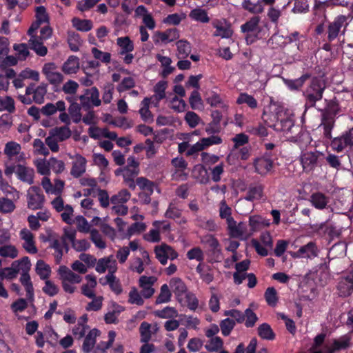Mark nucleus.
<instances>
[{
	"label": "nucleus",
	"mask_w": 353,
	"mask_h": 353,
	"mask_svg": "<svg viewBox=\"0 0 353 353\" xmlns=\"http://www.w3.org/2000/svg\"><path fill=\"white\" fill-rule=\"evenodd\" d=\"M262 118L268 126L286 135L294 128L291 114L276 103H271L265 108Z\"/></svg>",
	"instance_id": "f257e3e1"
},
{
	"label": "nucleus",
	"mask_w": 353,
	"mask_h": 353,
	"mask_svg": "<svg viewBox=\"0 0 353 353\" xmlns=\"http://www.w3.org/2000/svg\"><path fill=\"white\" fill-rule=\"evenodd\" d=\"M58 274L64 292L68 294L74 293L77 290L75 285L81 282L82 277L65 265L59 268Z\"/></svg>",
	"instance_id": "f03ea898"
},
{
	"label": "nucleus",
	"mask_w": 353,
	"mask_h": 353,
	"mask_svg": "<svg viewBox=\"0 0 353 353\" xmlns=\"http://www.w3.org/2000/svg\"><path fill=\"white\" fill-rule=\"evenodd\" d=\"M324 339V334H319L315 337L312 353H334L336 350L345 349L349 345V339L344 336L335 341L332 345H326L321 348V345L323 344Z\"/></svg>",
	"instance_id": "7ed1b4c3"
},
{
	"label": "nucleus",
	"mask_w": 353,
	"mask_h": 353,
	"mask_svg": "<svg viewBox=\"0 0 353 353\" xmlns=\"http://www.w3.org/2000/svg\"><path fill=\"white\" fill-rule=\"evenodd\" d=\"M6 176H10L15 173L18 179L31 185L34 183V171L32 168L23 164H12L6 165L4 170Z\"/></svg>",
	"instance_id": "20e7f679"
},
{
	"label": "nucleus",
	"mask_w": 353,
	"mask_h": 353,
	"mask_svg": "<svg viewBox=\"0 0 353 353\" xmlns=\"http://www.w3.org/2000/svg\"><path fill=\"white\" fill-rule=\"evenodd\" d=\"M46 92L47 85L45 84H41L35 88L33 85H30L26 88V95H20L19 98L22 103L29 104L32 101L29 96L32 94V101L36 103L41 104L44 101Z\"/></svg>",
	"instance_id": "39448f33"
},
{
	"label": "nucleus",
	"mask_w": 353,
	"mask_h": 353,
	"mask_svg": "<svg viewBox=\"0 0 353 353\" xmlns=\"http://www.w3.org/2000/svg\"><path fill=\"white\" fill-rule=\"evenodd\" d=\"M325 88V83L323 80L319 79L312 80L305 92V97L310 105H314L316 101L322 99Z\"/></svg>",
	"instance_id": "423d86ee"
},
{
	"label": "nucleus",
	"mask_w": 353,
	"mask_h": 353,
	"mask_svg": "<svg viewBox=\"0 0 353 353\" xmlns=\"http://www.w3.org/2000/svg\"><path fill=\"white\" fill-rule=\"evenodd\" d=\"M41 23H42L36 20V21L31 25L28 31V34L30 37L29 40L30 48L37 55L43 57L47 54L48 49L45 46L41 44L40 40H39V37L37 35V31Z\"/></svg>",
	"instance_id": "0eeeda50"
},
{
	"label": "nucleus",
	"mask_w": 353,
	"mask_h": 353,
	"mask_svg": "<svg viewBox=\"0 0 353 353\" xmlns=\"http://www.w3.org/2000/svg\"><path fill=\"white\" fill-rule=\"evenodd\" d=\"M30 261L25 256L21 260L14 261L11 267L3 270L2 276L8 279L15 278L21 271H29L30 269Z\"/></svg>",
	"instance_id": "6e6552de"
},
{
	"label": "nucleus",
	"mask_w": 353,
	"mask_h": 353,
	"mask_svg": "<svg viewBox=\"0 0 353 353\" xmlns=\"http://www.w3.org/2000/svg\"><path fill=\"white\" fill-rule=\"evenodd\" d=\"M221 143L222 139L218 135H212L209 137L202 138L200 141L190 146L187 151V155H194L213 145H219Z\"/></svg>",
	"instance_id": "1a4fd4ad"
},
{
	"label": "nucleus",
	"mask_w": 353,
	"mask_h": 353,
	"mask_svg": "<svg viewBox=\"0 0 353 353\" xmlns=\"http://www.w3.org/2000/svg\"><path fill=\"white\" fill-rule=\"evenodd\" d=\"M212 26L215 29L212 36L221 39H229L233 34L230 23L225 19H215L212 21Z\"/></svg>",
	"instance_id": "9d476101"
},
{
	"label": "nucleus",
	"mask_w": 353,
	"mask_h": 353,
	"mask_svg": "<svg viewBox=\"0 0 353 353\" xmlns=\"http://www.w3.org/2000/svg\"><path fill=\"white\" fill-rule=\"evenodd\" d=\"M3 154L9 160L23 161L26 159L21 144L14 141H9L5 144Z\"/></svg>",
	"instance_id": "9b49d317"
},
{
	"label": "nucleus",
	"mask_w": 353,
	"mask_h": 353,
	"mask_svg": "<svg viewBox=\"0 0 353 353\" xmlns=\"http://www.w3.org/2000/svg\"><path fill=\"white\" fill-rule=\"evenodd\" d=\"M44 203V195L39 187L32 186L27 192L28 208L35 210L40 209Z\"/></svg>",
	"instance_id": "f8f14e48"
},
{
	"label": "nucleus",
	"mask_w": 353,
	"mask_h": 353,
	"mask_svg": "<svg viewBox=\"0 0 353 353\" xmlns=\"http://www.w3.org/2000/svg\"><path fill=\"white\" fill-rule=\"evenodd\" d=\"M353 146V128L344 132L341 136L334 138L331 147L333 150L341 152L346 148H351Z\"/></svg>",
	"instance_id": "ddd939ff"
},
{
	"label": "nucleus",
	"mask_w": 353,
	"mask_h": 353,
	"mask_svg": "<svg viewBox=\"0 0 353 353\" xmlns=\"http://www.w3.org/2000/svg\"><path fill=\"white\" fill-rule=\"evenodd\" d=\"M347 17L339 15L330 23L327 26V39L330 41L334 40L340 32L344 33L347 25Z\"/></svg>",
	"instance_id": "4468645a"
},
{
	"label": "nucleus",
	"mask_w": 353,
	"mask_h": 353,
	"mask_svg": "<svg viewBox=\"0 0 353 353\" xmlns=\"http://www.w3.org/2000/svg\"><path fill=\"white\" fill-rule=\"evenodd\" d=\"M228 234L233 238L246 239L250 236L247 225L244 222L237 223L235 220L227 224Z\"/></svg>",
	"instance_id": "2eb2a0df"
},
{
	"label": "nucleus",
	"mask_w": 353,
	"mask_h": 353,
	"mask_svg": "<svg viewBox=\"0 0 353 353\" xmlns=\"http://www.w3.org/2000/svg\"><path fill=\"white\" fill-rule=\"evenodd\" d=\"M95 270L103 274L108 271V274H114L117 270V263L112 255L99 259L97 261Z\"/></svg>",
	"instance_id": "dca6fc26"
},
{
	"label": "nucleus",
	"mask_w": 353,
	"mask_h": 353,
	"mask_svg": "<svg viewBox=\"0 0 353 353\" xmlns=\"http://www.w3.org/2000/svg\"><path fill=\"white\" fill-rule=\"evenodd\" d=\"M320 152L318 151H306L302 152L300 161L305 172H308L313 170L317 165L318 159Z\"/></svg>",
	"instance_id": "f3484780"
},
{
	"label": "nucleus",
	"mask_w": 353,
	"mask_h": 353,
	"mask_svg": "<svg viewBox=\"0 0 353 353\" xmlns=\"http://www.w3.org/2000/svg\"><path fill=\"white\" fill-rule=\"evenodd\" d=\"M155 276H141L139 279V285L141 289V293L143 298L149 299L153 296L155 292L153 285L157 281Z\"/></svg>",
	"instance_id": "a211bd4d"
},
{
	"label": "nucleus",
	"mask_w": 353,
	"mask_h": 353,
	"mask_svg": "<svg viewBox=\"0 0 353 353\" xmlns=\"http://www.w3.org/2000/svg\"><path fill=\"white\" fill-rule=\"evenodd\" d=\"M70 159H72L70 174L74 178H78L85 172L87 160L79 154L70 156Z\"/></svg>",
	"instance_id": "6ab92c4d"
},
{
	"label": "nucleus",
	"mask_w": 353,
	"mask_h": 353,
	"mask_svg": "<svg viewBox=\"0 0 353 353\" xmlns=\"http://www.w3.org/2000/svg\"><path fill=\"white\" fill-rule=\"evenodd\" d=\"M154 252L156 258L163 265L166 264L168 259L173 260L178 256L177 253L172 248L165 244L157 246L154 249Z\"/></svg>",
	"instance_id": "aec40b11"
},
{
	"label": "nucleus",
	"mask_w": 353,
	"mask_h": 353,
	"mask_svg": "<svg viewBox=\"0 0 353 353\" xmlns=\"http://www.w3.org/2000/svg\"><path fill=\"white\" fill-rule=\"evenodd\" d=\"M22 240V246L30 254H36L38 250L35 245L34 235L27 228L22 229L19 232Z\"/></svg>",
	"instance_id": "412c9836"
},
{
	"label": "nucleus",
	"mask_w": 353,
	"mask_h": 353,
	"mask_svg": "<svg viewBox=\"0 0 353 353\" xmlns=\"http://www.w3.org/2000/svg\"><path fill=\"white\" fill-rule=\"evenodd\" d=\"M41 185L47 194L59 195L63 190L65 182L56 179L52 184L48 176H44L41 180Z\"/></svg>",
	"instance_id": "4be33fe9"
},
{
	"label": "nucleus",
	"mask_w": 353,
	"mask_h": 353,
	"mask_svg": "<svg viewBox=\"0 0 353 353\" xmlns=\"http://www.w3.org/2000/svg\"><path fill=\"white\" fill-rule=\"evenodd\" d=\"M205 100L212 108H220L223 111L228 110L229 105L220 94L214 90H208L205 93Z\"/></svg>",
	"instance_id": "5701e85b"
},
{
	"label": "nucleus",
	"mask_w": 353,
	"mask_h": 353,
	"mask_svg": "<svg viewBox=\"0 0 353 353\" xmlns=\"http://www.w3.org/2000/svg\"><path fill=\"white\" fill-rule=\"evenodd\" d=\"M56 68L57 67L54 63H48L43 65L42 70L48 81L53 85H59L63 80V75L57 72Z\"/></svg>",
	"instance_id": "b1692460"
},
{
	"label": "nucleus",
	"mask_w": 353,
	"mask_h": 353,
	"mask_svg": "<svg viewBox=\"0 0 353 353\" xmlns=\"http://www.w3.org/2000/svg\"><path fill=\"white\" fill-rule=\"evenodd\" d=\"M169 287L174 294L178 302H181L183 297L188 292L185 283L178 277H172L169 281Z\"/></svg>",
	"instance_id": "393cba45"
},
{
	"label": "nucleus",
	"mask_w": 353,
	"mask_h": 353,
	"mask_svg": "<svg viewBox=\"0 0 353 353\" xmlns=\"http://www.w3.org/2000/svg\"><path fill=\"white\" fill-rule=\"evenodd\" d=\"M179 38V33L177 29H168L165 32H156L153 36L154 43H168Z\"/></svg>",
	"instance_id": "a878e982"
},
{
	"label": "nucleus",
	"mask_w": 353,
	"mask_h": 353,
	"mask_svg": "<svg viewBox=\"0 0 353 353\" xmlns=\"http://www.w3.org/2000/svg\"><path fill=\"white\" fill-rule=\"evenodd\" d=\"M141 254L142 258H133L131 260L129 266L130 270L135 272L138 274H141L144 271V265H148L150 262L149 254L146 251L142 250Z\"/></svg>",
	"instance_id": "bb28decb"
},
{
	"label": "nucleus",
	"mask_w": 353,
	"mask_h": 353,
	"mask_svg": "<svg viewBox=\"0 0 353 353\" xmlns=\"http://www.w3.org/2000/svg\"><path fill=\"white\" fill-rule=\"evenodd\" d=\"M182 209L179 208L176 203L174 201L171 202L167 210L165 212V216L168 219L178 220L179 224H185L187 223V219L181 216Z\"/></svg>",
	"instance_id": "cd10ccee"
},
{
	"label": "nucleus",
	"mask_w": 353,
	"mask_h": 353,
	"mask_svg": "<svg viewBox=\"0 0 353 353\" xmlns=\"http://www.w3.org/2000/svg\"><path fill=\"white\" fill-rule=\"evenodd\" d=\"M85 279L86 283L83 284L81 288V293L88 298H94L95 296L94 290L97 285V278L93 274H88Z\"/></svg>",
	"instance_id": "c85d7f7f"
},
{
	"label": "nucleus",
	"mask_w": 353,
	"mask_h": 353,
	"mask_svg": "<svg viewBox=\"0 0 353 353\" xmlns=\"http://www.w3.org/2000/svg\"><path fill=\"white\" fill-rule=\"evenodd\" d=\"M319 250L313 242H310L307 244L301 247L297 252L294 254V256L304 257V258H314L318 256Z\"/></svg>",
	"instance_id": "c756f323"
},
{
	"label": "nucleus",
	"mask_w": 353,
	"mask_h": 353,
	"mask_svg": "<svg viewBox=\"0 0 353 353\" xmlns=\"http://www.w3.org/2000/svg\"><path fill=\"white\" fill-rule=\"evenodd\" d=\"M88 133L90 137L94 139L105 137L111 140H116L117 138L116 132H110L106 128H99L95 126L90 127L88 130Z\"/></svg>",
	"instance_id": "7c9ffc66"
},
{
	"label": "nucleus",
	"mask_w": 353,
	"mask_h": 353,
	"mask_svg": "<svg viewBox=\"0 0 353 353\" xmlns=\"http://www.w3.org/2000/svg\"><path fill=\"white\" fill-rule=\"evenodd\" d=\"M309 201L315 208L323 210L327 208L330 199L322 192H317L311 194Z\"/></svg>",
	"instance_id": "2f4dec72"
},
{
	"label": "nucleus",
	"mask_w": 353,
	"mask_h": 353,
	"mask_svg": "<svg viewBox=\"0 0 353 353\" xmlns=\"http://www.w3.org/2000/svg\"><path fill=\"white\" fill-rule=\"evenodd\" d=\"M270 225L268 220L265 219L261 216L253 215L249 218V226L250 228L249 232L250 236L255 232H257L265 227Z\"/></svg>",
	"instance_id": "473e14b6"
},
{
	"label": "nucleus",
	"mask_w": 353,
	"mask_h": 353,
	"mask_svg": "<svg viewBox=\"0 0 353 353\" xmlns=\"http://www.w3.org/2000/svg\"><path fill=\"white\" fill-rule=\"evenodd\" d=\"M254 168L258 174L265 175L272 170L273 162L268 157H261L255 161Z\"/></svg>",
	"instance_id": "72a5a7b5"
},
{
	"label": "nucleus",
	"mask_w": 353,
	"mask_h": 353,
	"mask_svg": "<svg viewBox=\"0 0 353 353\" xmlns=\"http://www.w3.org/2000/svg\"><path fill=\"white\" fill-rule=\"evenodd\" d=\"M260 18L259 17H253L241 26V31L244 33H247L246 37L247 41L249 39V36L257 34L260 31L259 23Z\"/></svg>",
	"instance_id": "f704fd0d"
},
{
	"label": "nucleus",
	"mask_w": 353,
	"mask_h": 353,
	"mask_svg": "<svg viewBox=\"0 0 353 353\" xmlns=\"http://www.w3.org/2000/svg\"><path fill=\"white\" fill-rule=\"evenodd\" d=\"M168 86V83L165 81H159L156 85L154 86V94L149 97L151 99V101L154 105H158L159 102L165 97V90Z\"/></svg>",
	"instance_id": "c9c22d12"
},
{
	"label": "nucleus",
	"mask_w": 353,
	"mask_h": 353,
	"mask_svg": "<svg viewBox=\"0 0 353 353\" xmlns=\"http://www.w3.org/2000/svg\"><path fill=\"white\" fill-rule=\"evenodd\" d=\"M338 290L341 296H347L353 292V276L343 277L338 284Z\"/></svg>",
	"instance_id": "e433bc0d"
},
{
	"label": "nucleus",
	"mask_w": 353,
	"mask_h": 353,
	"mask_svg": "<svg viewBox=\"0 0 353 353\" xmlns=\"http://www.w3.org/2000/svg\"><path fill=\"white\" fill-rule=\"evenodd\" d=\"M120 171L121 172V174L123 178V181L125 184L132 190H134L136 188V183L134 179L139 174V171L137 170L130 169L126 167L123 168H120Z\"/></svg>",
	"instance_id": "4c0bfd02"
},
{
	"label": "nucleus",
	"mask_w": 353,
	"mask_h": 353,
	"mask_svg": "<svg viewBox=\"0 0 353 353\" xmlns=\"http://www.w3.org/2000/svg\"><path fill=\"white\" fill-rule=\"evenodd\" d=\"M87 321L88 316L86 314H84L79 318L77 324L72 328V333L77 339H79L84 336L88 330Z\"/></svg>",
	"instance_id": "58836bf2"
},
{
	"label": "nucleus",
	"mask_w": 353,
	"mask_h": 353,
	"mask_svg": "<svg viewBox=\"0 0 353 353\" xmlns=\"http://www.w3.org/2000/svg\"><path fill=\"white\" fill-rule=\"evenodd\" d=\"M99 335V331L97 329L91 330L83 341L82 349L84 352H91L96 343V338Z\"/></svg>",
	"instance_id": "ea45409f"
},
{
	"label": "nucleus",
	"mask_w": 353,
	"mask_h": 353,
	"mask_svg": "<svg viewBox=\"0 0 353 353\" xmlns=\"http://www.w3.org/2000/svg\"><path fill=\"white\" fill-rule=\"evenodd\" d=\"M151 103V99H149V97L144 98L141 103L139 114L141 119L147 123H151L153 121V115L149 110V105Z\"/></svg>",
	"instance_id": "a19ab883"
},
{
	"label": "nucleus",
	"mask_w": 353,
	"mask_h": 353,
	"mask_svg": "<svg viewBox=\"0 0 353 353\" xmlns=\"http://www.w3.org/2000/svg\"><path fill=\"white\" fill-rule=\"evenodd\" d=\"M232 208L227 204L225 199H223L220 201L219 205V214L221 219H224L226 221V223H229L230 221L234 220L232 216Z\"/></svg>",
	"instance_id": "79ce46f5"
},
{
	"label": "nucleus",
	"mask_w": 353,
	"mask_h": 353,
	"mask_svg": "<svg viewBox=\"0 0 353 353\" xmlns=\"http://www.w3.org/2000/svg\"><path fill=\"white\" fill-rule=\"evenodd\" d=\"M117 44L120 48L119 54L123 53L132 52L134 50L133 41L129 37H121L117 39Z\"/></svg>",
	"instance_id": "37998d69"
},
{
	"label": "nucleus",
	"mask_w": 353,
	"mask_h": 353,
	"mask_svg": "<svg viewBox=\"0 0 353 353\" xmlns=\"http://www.w3.org/2000/svg\"><path fill=\"white\" fill-rule=\"evenodd\" d=\"M206 243L210 247L211 251L212 252L213 255L216 258V261L221 260L222 256V252L221 245L219 241L212 236H209L207 238Z\"/></svg>",
	"instance_id": "c03bdc74"
},
{
	"label": "nucleus",
	"mask_w": 353,
	"mask_h": 353,
	"mask_svg": "<svg viewBox=\"0 0 353 353\" xmlns=\"http://www.w3.org/2000/svg\"><path fill=\"white\" fill-rule=\"evenodd\" d=\"M79 68V59L75 56H70L63 65L62 70L66 74H74L77 72Z\"/></svg>",
	"instance_id": "a18cd8bd"
},
{
	"label": "nucleus",
	"mask_w": 353,
	"mask_h": 353,
	"mask_svg": "<svg viewBox=\"0 0 353 353\" xmlns=\"http://www.w3.org/2000/svg\"><path fill=\"white\" fill-rule=\"evenodd\" d=\"M35 271L41 279L45 280L50 277L51 268L43 260H39L35 265Z\"/></svg>",
	"instance_id": "49530a36"
},
{
	"label": "nucleus",
	"mask_w": 353,
	"mask_h": 353,
	"mask_svg": "<svg viewBox=\"0 0 353 353\" xmlns=\"http://www.w3.org/2000/svg\"><path fill=\"white\" fill-rule=\"evenodd\" d=\"M177 48L176 57L178 59H185L191 52V45L186 40H179L176 43Z\"/></svg>",
	"instance_id": "de8ad7c7"
},
{
	"label": "nucleus",
	"mask_w": 353,
	"mask_h": 353,
	"mask_svg": "<svg viewBox=\"0 0 353 353\" xmlns=\"http://www.w3.org/2000/svg\"><path fill=\"white\" fill-rule=\"evenodd\" d=\"M59 141H63L69 139L72 135V132L68 126L56 127L50 130Z\"/></svg>",
	"instance_id": "09e8293b"
},
{
	"label": "nucleus",
	"mask_w": 353,
	"mask_h": 353,
	"mask_svg": "<svg viewBox=\"0 0 353 353\" xmlns=\"http://www.w3.org/2000/svg\"><path fill=\"white\" fill-rule=\"evenodd\" d=\"M189 17L194 21L206 23L210 21V17L205 10L201 8H195L191 10Z\"/></svg>",
	"instance_id": "8fccbe9b"
},
{
	"label": "nucleus",
	"mask_w": 353,
	"mask_h": 353,
	"mask_svg": "<svg viewBox=\"0 0 353 353\" xmlns=\"http://www.w3.org/2000/svg\"><path fill=\"white\" fill-rule=\"evenodd\" d=\"M236 103L238 105L246 104L252 109L256 108L258 105V102L254 97L246 92L240 93L236 99Z\"/></svg>",
	"instance_id": "3c124183"
},
{
	"label": "nucleus",
	"mask_w": 353,
	"mask_h": 353,
	"mask_svg": "<svg viewBox=\"0 0 353 353\" xmlns=\"http://www.w3.org/2000/svg\"><path fill=\"white\" fill-rule=\"evenodd\" d=\"M243 8L252 14H260L264 10L261 1H257L256 2H252L250 0H244L242 3Z\"/></svg>",
	"instance_id": "603ef678"
},
{
	"label": "nucleus",
	"mask_w": 353,
	"mask_h": 353,
	"mask_svg": "<svg viewBox=\"0 0 353 353\" xmlns=\"http://www.w3.org/2000/svg\"><path fill=\"white\" fill-rule=\"evenodd\" d=\"M34 165L37 168L39 174L47 176L50 174V159H37L34 161Z\"/></svg>",
	"instance_id": "864d4df0"
},
{
	"label": "nucleus",
	"mask_w": 353,
	"mask_h": 353,
	"mask_svg": "<svg viewBox=\"0 0 353 353\" xmlns=\"http://www.w3.org/2000/svg\"><path fill=\"white\" fill-rule=\"evenodd\" d=\"M156 58L163 68L161 72L163 77H165L173 72L174 68L170 65L172 59L170 57L157 54Z\"/></svg>",
	"instance_id": "5fc2aeb1"
},
{
	"label": "nucleus",
	"mask_w": 353,
	"mask_h": 353,
	"mask_svg": "<svg viewBox=\"0 0 353 353\" xmlns=\"http://www.w3.org/2000/svg\"><path fill=\"white\" fill-rule=\"evenodd\" d=\"M196 272L199 274L202 281L208 284L211 283L214 279V275L210 268L205 266L202 263H199L196 268Z\"/></svg>",
	"instance_id": "6e6d98bb"
},
{
	"label": "nucleus",
	"mask_w": 353,
	"mask_h": 353,
	"mask_svg": "<svg viewBox=\"0 0 353 353\" xmlns=\"http://www.w3.org/2000/svg\"><path fill=\"white\" fill-rule=\"evenodd\" d=\"M334 117L323 112L321 126L323 127L325 137L331 138V131L334 126Z\"/></svg>",
	"instance_id": "4d7b16f0"
},
{
	"label": "nucleus",
	"mask_w": 353,
	"mask_h": 353,
	"mask_svg": "<svg viewBox=\"0 0 353 353\" xmlns=\"http://www.w3.org/2000/svg\"><path fill=\"white\" fill-rule=\"evenodd\" d=\"M183 298L182 301L179 302L181 305H186L191 310L198 307L199 301L194 294L188 292Z\"/></svg>",
	"instance_id": "13d9d810"
},
{
	"label": "nucleus",
	"mask_w": 353,
	"mask_h": 353,
	"mask_svg": "<svg viewBox=\"0 0 353 353\" xmlns=\"http://www.w3.org/2000/svg\"><path fill=\"white\" fill-rule=\"evenodd\" d=\"M172 291L167 284H163L160 288V292L156 299V304H161L168 303L171 300Z\"/></svg>",
	"instance_id": "bf43d9fd"
},
{
	"label": "nucleus",
	"mask_w": 353,
	"mask_h": 353,
	"mask_svg": "<svg viewBox=\"0 0 353 353\" xmlns=\"http://www.w3.org/2000/svg\"><path fill=\"white\" fill-rule=\"evenodd\" d=\"M189 103L193 110L201 111L204 110L203 101L197 90H194L191 93L189 98Z\"/></svg>",
	"instance_id": "052dcab7"
},
{
	"label": "nucleus",
	"mask_w": 353,
	"mask_h": 353,
	"mask_svg": "<svg viewBox=\"0 0 353 353\" xmlns=\"http://www.w3.org/2000/svg\"><path fill=\"white\" fill-rule=\"evenodd\" d=\"M105 279L112 291L116 294H119L122 292L123 290L120 281L114 274H108L105 276Z\"/></svg>",
	"instance_id": "680f3d73"
},
{
	"label": "nucleus",
	"mask_w": 353,
	"mask_h": 353,
	"mask_svg": "<svg viewBox=\"0 0 353 353\" xmlns=\"http://www.w3.org/2000/svg\"><path fill=\"white\" fill-rule=\"evenodd\" d=\"M81 207L82 212L88 216H94L97 214V210L94 208V201L90 198L84 199L81 202Z\"/></svg>",
	"instance_id": "e2e57ef3"
},
{
	"label": "nucleus",
	"mask_w": 353,
	"mask_h": 353,
	"mask_svg": "<svg viewBox=\"0 0 353 353\" xmlns=\"http://www.w3.org/2000/svg\"><path fill=\"white\" fill-rule=\"evenodd\" d=\"M136 185H137L140 189L147 192L148 194H152L154 188V184L152 181L148 180L145 177H139L136 179Z\"/></svg>",
	"instance_id": "0e129e2a"
},
{
	"label": "nucleus",
	"mask_w": 353,
	"mask_h": 353,
	"mask_svg": "<svg viewBox=\"0 0 353 353\" xmlns=\"http://www.w3.org/2000/svg\"><path fill=\"white\" fill-rule=\"evenodd\" d=\"M223 345V340L219 336L210 338L205 345V347L209 352H218Z\"/></svg>",
	"instance_id": "69168bd1"
},
{
	"label": "nucleus",
	"mask_w": 353,
	"mask_h": 353,
	"mask_svg": "<svg viewBox=\"0 0 353 353\" xmlns=\"http://www.w3.org/2000/svg\"><path fill=\"white\" fill-rule=\"evenodd\" d=\"M72 25L77 30L83 32L89 31L92 28V22L90 20L78 18L72 19Z\"/></svg>",
	"instance_id": "338daca9"
},
{
	"label": "nucleus",
	"mask_w": 353,
	"mask_h": 353,
	"mask_svg": "<svg viewBox=\"0 0 353 353\" xmlns=\"http://www.w3.org/2000/svg\"><path fill=\"white\" fill-rule=\"evenodd\" d=\"M131 197V194L127 190H121L117 194L111 197L110 201L112 204H124Z\"/></svg>",
	"instance_id": "774afa93"
}]
</instances>
